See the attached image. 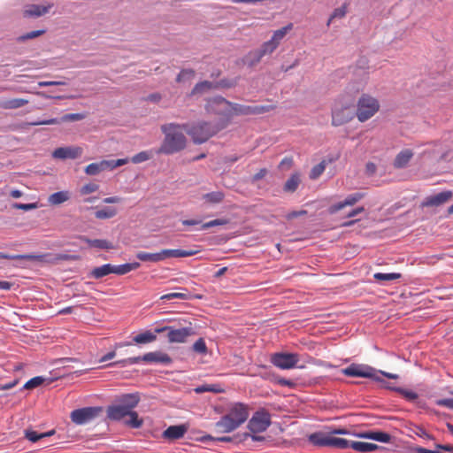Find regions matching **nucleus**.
I'll return each mask as SVG.
<instances>
[{"label": "nucleus", "mask_w": 453, "mask_h": 453, "mask_svg": "<svg viewBox=\"0 0 453 453\" xmlns=\"http://www.w3.org/2000/svg\"><path fill=\"white\" fill-rule=\"evenodd\" d=\"M341 372L348 377L366 378L376 381H380L378 371L365 364L352 363L349 366L342 368Z\"/></svg>", "instance_id": "obj_7"}, {"label": "nucleus", "mask_w": 453, "mask_h": 453, "mask_svg": "<svg viewBox=\"0 0 453 453\" xmlns=\"http://www.w3.org/2000/svg\"><path fill=\"white\" fill-rule=\"evenodd\" d=\"M106 412L108 418L111 420H121L130 413L124 406L119 405L118 403L110 405Z\"/></svg>", "instance_id": "obj_20"}, {"label": "nucleus", "mask_w": 453, "mask_h": 453, "mask_svg": "<svg viewBox=\"0 0 453 453\" xmlns=\"http://www.w3.org/2000/svg\"><path fill=\"white\" fill-rule=\"evenodd\" d=\"M103 412L102 407H84L71 412V420L76 425H84L97 418Z\"/></svg>", "instance_id": "obj_9"}, {"label": "nucleus", "mask_w": 453, "mask_h": 453, "mask_svg": "<svg viewBox=\"0 0 453 453\" xmlns=\"http://www.w3.org/2000/svg\"><path fill=\"white\" fill-rule=\"evenodd\" d=\"M354 100L345 95L337 97L331 110L332 125L340 127L349 122L354 118Z\"/></svg>", "instance_id": "obj_3"}, {"label": "nucleus", "mask_w": 453, "mask_h": 453, "mask_svg": "<svg viewBox=\"0 0 453 453\" xmlns=\"http://www.w3.org/2000/svg\"><path fill=\"white\" fill-rule=\"evenodd\" d=\"M13 208L22 211H31L34 209L38 208L37 203H13Z\"/></svg>", "instance_id": "obj_57"}, {"label": "nucleus", "mask_w": 453, "mask_h": 453, "mask_svg": "<svg viewBox=\"0 0 453 453\" xmlns=\"http://www.w3.org/2000/svg\"><path fill=\"white\" fill-rule=\"evenodd\" d=\"M194 351L199 354H206L207 347L203 338H199L193 345Z\"/></svg>", "instance_id": "obj_51"}, {"label": "nucleus", "mask_w": 453, "mask_h": 453, "mask_svg": "<svg viewBox=\"0 0 453 453\" xmlns=\"http://www.w3.org/2000/svg\"><path fill=\"white\" fill-rule=\"evenodd\" d=\"M28 104V100L23 98H13L2 102L4 109H18Z\"/></svg>", "instance_id": "obj_36"}, {"label": "nucleus", "mask_w": 453, "mask_h": 453, "mask_svg": "<svg viewBox=\"0 0 453 453\" xmlns=\"http://www.w3.org/2000/svg\"><path fill=\"white\" fill-rule=\"evenodd\" d=\"M226 223H227L226 219H213L209 222H206L204 224H202L201 229L204 230V229H208L210 227L216 226H223V225H226Z\"/></svg>", "instance_id": "obj_53"}, {"label": "nucleus", "mask_w": 453, "mask_h": 453, "mask_svg": "<svg viewBox=\"0 0 453 453\" xmlns=\"http://www.w3.org/2000/svg\"><path fill=\"white\" fill-rule=\"evenodd\" d=\"M82 242H86L89 247L96 248L99 250H112L114 245L111 242L104 239H89L86 236L80 238Z\"/></svg>", "instance_id": "obj_22"}, {"label": "nucleus", "mask_w": 453, "mask_h": 453, "mask_svg": "<svg viewBox=\"0 0 453 453\" xmlns=\"http://www.w3.org/2000/svg\"><path fill=\"white\" fill-rule=\"evenodd\" d=\"M130 272L127 263L119 265H113V273L118 275H124Z\"/></svg>", "instance_id": "obj_59"}, {"label": "nucleus", "mask_w": 453, "mask_h": 453, "mask_svg": "<svg viewBox=\"0 0 453 453\" xmlns=\"http://www.w3.org/2000/svg\"><path fill=\"white\" fill-rule=\"evenodd\" d=\"M351 441H348L343 438L334 437L333 435L330 434L329 447H334L342 449H348L351 448Z\"/></svg>", "instance_id": "obj_40"}, {"label": "nucleus", "mask_w": 453, "mask_h": 453, "mask_svg": "<svg viewBox=\"0 0 453 453\" xmlns=\"http://www.w3.org/2000/svg\"><path fill=\"white\" fill-rule=\"evenodd\" d=\"M51 5H39V4H30L26 7L24 10L25 17H40L47 13Z\"/></svg>", "instance_id": "obj_24"}, {"label": "nucleus", "mask_w": 453, "mask_h": 453, "mask_svg": "<svg viewBox=\"0 0 453 453\" xmlns=\"http://www.w3.org/2000/svg\"><path fill=\"white\" fill-rule=\"evenodd\" d=\"M54 434H55V430H50L49 432L41 433V434L37 433L36 431H33V430H26L25 437L32 442H36L40 439L48 437V436H51Z\"/></svg>", "instance_id": "obj_37"}, {"label": "nucleus", "mask_w": 453, "mask_h": 453, "mask_svg": "<svg viewBox=\"0 0 453 453\" xmlns=\"http://www.w3.org/2000/svg\"><path fill=\"white\" fill-rule=\"evenodd\" d=\"M195 391L196 393H203V392H218L216 388H214L212 386H207L203 385L201 387H197Z\"/></svg>", "instance_id": "obj_64"}, {"label": "nucleus", "mask_w": 453, "mask_h": 453, "mask_svg": "<svg viewBox=\"0 0 453 453\" xmlns=\"http://www.w3.org/2000/svg\"><path fill=\"white\" fill-rule=\"evenodd\" d=\"M326 169V162L322 161L319 164L314 165L310 173V178L311 180L318 179L325 171Z\"/></svg>", "instance_id": "obj_44"}, {"label": "nucleus", "mask_w": 453, "mask_h": 453, "mask_svg": "<svg viewBox=\"0 0 453 453\" xmlns=\"http://www.w3.org/2000/svg\"><path fill=\"white\" fill-rule=\"evenodd\" d=\"M140 401L139 395L135 394L123 395L118 402L119 405L124 406L127 411H133V409L136 407Z\"/></svg>", "instance_id": "obj_21"}, {"label": "nucleus", "mask_w": 453, "mask_h": 453, "mask_svg": "<svg viewBox=\"0 0 453 453\" xmlns=\"http://www.w3.org/2000/svg\"><path fill=\"white\" fill-rule=\"evenodd\" d=\"M167 332V339L171 343H183L187 339L196 334L192 326L174 328L173 326H164L157 328L156 333Z\"/></svg>", "instance_id": "obj_8"}, {"label": "nucleus", "mask_w": 453, "mask_h": 453, "mask_svg": "<svg viewBox=\"0 0 453 453\" xmlns=\"http://www.w3.org/2000/svg\"><path fill=\"white\" fill-rule=\"evenodd\" d=\"M268 171L267 169L265 168H262L260 169L257 173H255L252 178H251V182L252 183H255L257 182V180L263 179L266 174H267Z\"/></svg>", "instance_id": "obj_62"}, {"label": "nucleus", "mask_w": 453, "mask_h": 453, "mask_svg": "<svg viewBox=\"0 0 453 453\" xmlns=\"http://www.w3.org/2000/svg\"><path fill=\"white\" fill-rule=\"evenodd\" d=\"M248 418V406L242 403H235L229 407L228 412L215 423V428L219 433H231L242 425Z\"/></svg>", "instance_id": "obj_2"}, {"label": "nucleus", "mask_w": 453, "mask_h": 453, "mask_svg": "<svg viewBox=\"0 0 453 453\" xmlns=\"http://www.w3.org/2000/svg\"><path fill=\"white\" fill-rule=\"evenodd\" d=\"M276 383L280 385V386H287V387H289V388H294L296 386V383L293 380H287V379H284V378H277L276 379Z\"/></svg>", "instance_id": "obj_63"}, {"label": "nucleus", "mask_w": 453, "mask_h": 453, "mask_svg": "<svg viewBox=\"0 0 453 453\" xmlns=\"http://www.w3.org/2000/svg\"><path fill=\"white\" fill-rule=\"evenodd\" d=\"M188 427L185 425L170 426L163 433V437L166 440L174 441L182 438Z\"/></svg>", "instance_id": "obj_18"}, {"label": "nucleus", "mask_w": 453, "mask_h": 453, "mask_svg": "<svg viewBox=\"0 0 453 453\" xmlns=\"http://www.w3.org/2000/svg\"><path fill=\"white\" fill-rule=\"evenodd\" d=\"M110 273H113V265L111 264H105L98 267H95L91 271V276L95 279H101Z\"/></svg>", "instance_id": "obj_31"}, {"label": "nucleus", "mask_w": 453, "mask_h": 453, "mask_svg": "<svg viewBox=\"0 0 453 453\" xmlns=\"http://www.w3.org/2000/svg\"><path fill=\"white\" fill-rule=\"evenodd\" d=\"M45 32L46 31L44 29L31 31V32H28L27 34H24V35L19 36L17 40H18V42H22L27 40L34 39L35 37L42 35L45 34Z\"/></svg>", "instance_id": "obj_48"}, {"label": "nucleus", "mask_w": 453, "mask_h": 453, "mask_svg": "<svg viewBox=\"0 0 453 453\" xmlns=\"http://www.w3.org/2000/svg\"><path fill=\"white\" fill-rule=\"evenodd\" d=\"M402 277V274L399 273H376L373 274V278L377 281H391L398 280Z\"/></svg>", "instance_id": "obj_42"}, {"label": "nucleus", "mask_w": 453, "mask_h": 453, "mask_svg": "<svg viewBox=\"0 0 453 453\" xmlns=\"http://www.w3.org/2000/svg\"><path fill=\"white\" fill-rule=\"evenodd\" d=\"M365 194L364 193H354L349 196H348L344 201L339 202L337 203H334L331 205L328 208V212L330 214H334L337 211L342 210L346 206H352L356 204L358 201H360L362 198H364Z\"/></svg>", "instance_id": "obj_15"}, {"label": "nucleus", "mask_w": 453, "mask_h": 453, "mask_svg": "<svg viewBox=\"0 0 453 453\" xmlns=\"http://www.w3.org/2000/svg\"><path fill=\"white\" fill-rule=\"evenodd\" d=\"M380 102L368 94H363L357 100L356 116L360 122H365L380 111Z\"/></svg>", "instance_id": "obj_6"}, {"label": "nucleus", "mask_w": 453, "mask_h": 453, "mask_svg": "<svg viewBox=\"0 0 453 453\" xmlns=\"http://www.w3.org/2000/svg\"><path fill=\"white\" fill-rule=\"evenodd\" d=\"M38 256L35 255H9L4 252H0V259H11V260H36L38 259Z\"/></svg>", "instance_id": "obj_43"}, {"label": "nucleus", "mask_w": 453, "mask_h": 453, "mask_svg": "<svg viewBox=\"0 0 453 453\" xmlns=\"http://www.w3.org/2000/svg\"><path fill=\"white\" fill-rule=\"evenodd\" d=\"M300 182L301 179L299 173H293L286 181L283 189L285 192L293 193L297 189Z\"/></svg>", "instance_id": "obj_34"}, {"label": "nucleus", "mask_w": 453, "mask_h": 453, "mask_svg": "<svg viewBox=\"0 0 453 453\" xmlns=\"http://www.w3.org/2000/svg\"><path fill=\"white\" fill-rule=\"evenodd\" d=\"M453 196L450 190L442 191L434 196L426 197L422 202V207H437L448 203Z\"/></svg>", "instance_id": "obj_12"}, {"label": "nucleus", "mask_w": 453, "mask_h": 453, "mask_svg": "<svg viewBox=\"0 0 453 453\" xmlns=\"http://www.w3.org/2000/svg\"><path fill=\"white\" fill-rule=\"evenodd\" d=\"M348 11V4H343L341 7L334 9L332 13V19H342Z\"/></svg>", "instance_id": "obj_52"}, {"label": "nucleus", "mask_w": 453, "mask_h": 453, "mask_svg": "<svg viewBox=\"0 0 453 453\" xmlns=\"http://www.w3.org/2000/svg\"><path fill=\"white\" fill-rule=\"evenodd\" d=\"M118 214V210L114 207H104L101 209H96L95 211V217L97 219H109L114 218Z\"/></svg>", "instance_id": "obj_30"}, {"label": "nucleus", "mask_w": 453, "mask_h": 453, "mask_svg": "<svg viewBox=\"0 0 453 453\" xmlns=\"http://www.w3.org/2000/svg\"><path fill=\"white\" fill-rule=\"evenodd\" d=\"M85 118L82 113H68L65 114L62 118H52L44 120H39L30 123L31 126H41V125H56L61 122L79 121Z\"/></svg>", "instance_id": "obj_13"}, {"label": "nucleus", "mask_w": 453, "mask_h": 453, "mask_svg": "<svg viewBox=\"0 0 453 453\" xmlns=\"http://www.w3.org/2000/svg\"><path fill=\"white\" fill-rule=\"evenodd\" d=\"M142 361L146 363H160L169 365L172 363V358L166 353L162 351L149 352L142 356Z\"/></svg>", "instance_id": "obj_17"}, {"label": "nucleus", "mask_w": 453, "mask_h": 453, "mask_svg": "<svg viewBox=\"0 0 453 453\" xmlns=\"http://www.w3.org/2000/svg\"><path fill=\"white\" fill-rule=\"evenodd\" d=\"M274 109L273 105H255V106H246L242 105V109L239 111L241 115H250V114H262L265 112H268Z\"/></svg>", "instance_id": "obj_23"}, {"label": "nucleus", "mask_w": 453, "mask_h": 453, "mask_svg": "<svg viewBox=\"0 0 453 453\" xmlns=\"http://www.w3.org/2000/svg\"><path fill=\"white\" fill-rule=\"evenodd\" d=\"M278 47L271 40L264 42L259 48L263 57L272 54Z\"/></svg>", "instance_id": "obj_46"}, {"label": "nucleus", "mask_w": 453, "mask_h": 453, "mask_svg": "<svg viewBox=\"0 0 453 453\" xmlns=\"http://www.w3.org/2000/svg\"><path fill=\"white\" fill-rule=\"evenodd\" d=\"M202 198L206 203L217 204L224 200L225 194L222 191H214L203 195Z\"/></svg>", "instance_id": "obj_32"}, {"label": "nucleus", "mask_w": 453, "mask_h": 453, "mask_svg": "<svg viewBox=\"0 0 453 453\" xmlns=\"http://www.w3.org/2000/svg\"><path fill=\"white\" fill-rule=\"evenodd\" d=\"M128 418L125 420V424L133 427L139 428L142 426L143 421L139 418L138 413L136 411H130L127 416Z\"/></svg>", "instance_id": "obj_41"}, {"label": "nucleus", "mask_w": 453, "mask_h": 453, "mask_svg": "<svg viewBox=\"0 0 453 453\" xmlns=\"http://www.w3.org/2000/svg\"><path fill=\"white\" fill-rule=\"evenodd\" d=\"M197 253L196 250L165 249L162 250L163 261L172 257H187Z\"/></svg>", "instance_id": "obj_19"}, {"label": "nucleus", "mask_w": 453, "mask_h": 453, "mask_svg": "<svg viewBox=\"0 0 453 453\" xmlns=\"http://www.w3.org/2000/svg\"><path fill=\"white\" fill-rule=\"evenodd\" d=\"M293 28V24L289 23L287 26L281 27L274 31L272 38L270 39L275 45L278 47L281 42V40L285 37L288 32H289Z\"/></svg>", "instance_id": "obj_35"}, {"label": "nucleus", "mask_w": 453, "mask_h": 453, "mask_svg": "<svg viewBox=\"0 0 453 453\" xmlns=\"http://www.w3.org/2000/svg\"><path fill=\"white\" fill-rule=\"evenodd\" d=\"M157 339V336L154 333L150 331H146L142 334H137L134 337V342L137 344H145L154 342Z\"/></svg>", "instance_id": "obj_38"}, {"label": "nucleus", "mask_w": 453, "mask_h": 453, "mask_svg": "<svg viewBox=\"0 0 453 453\" xmlns=\"http://www.w3.org/2000/svg\"><path fill=\"white\" fill-rule=\"evenodd\" d=\"M226 127L227 123L214 125L206 121H198L191 126L187 124V134L195 143L202 144Z\"/></svg>", "instance_id": "obj_4"}, {"label": "nucleus", "mask_w": 453, "mask_h": 453, "mask_svg": "<svg viewBox=\"0 0 453 453\" xmlns=\"http://www.w3.org/2000/svg\"><path fill=\"white\" fill-rule=\"evenodd\" d=\"M141 361H142V357H128L127 359H123L120 361H117L115 364L121 365L122 366H126L127 365L138 364Z\"/></svg>", "instance_id": "obj_56"}, {"label": "nucleus", "mask_w": 453, "mask_h": 453, "mask_svg": "<svg viewBox=\"0 0 453 453\" xmlns=\"http://www.w3.org/2000/svg\"><path fill=\"white\" fill-rule=\"evenodd\" d=\"M211 88H212V83L211 82H210V81H203V82L197 83L194 87L192 93L193 94L200 93V92L203 91L204 89H210Z\"/></svg>", "instance_id": "obj_55"}, {"label": "nucleus", "mask_w": 453, "mask_h": 453, "mask_svg": "<svg viewBox=\"0 0 453 453\" xmlns=\"http://www.w3.org/2000/svg\"><path fill=\"white\" fill-rule=\"evenodd\" d=\"M292 166H293V158L288 157H284L279 165V168L282 171L289 170Z\"/></svg>", "instance_id": "obj_60"}, {"label": "nucleus", "mask_w": 453, "mask_h": 453, "mask_svg": "<svg viewBox=\"0 0 453 453\" xmlns=\"http://www.w3.org/2000/svg\"><path fill=\"white\" fill-rule=\"evenodd\" d=\"M173 298L187 300V299H188V295L186 293L173 292V293L163 295L160 297V299H162V300H171Z\"/></svg>", "instance_id": "obj_50"}, {"label": "nucleus", "mask_w": 453, "mask_h": 453, "mask_svg": "<svg viewBox=\"0 0 453 453\" xmlns=\"http://www.w3.org/2000/svg\"><path fill=\"white\" fill-rule=\"evenodd\" d=\"M99 188V186L96 183H88L84 186L81 187V195H88V194H91L93 192H96V190H98Z\"/></svg>", "instance_id": "obj_54"}, {"label": "nucleus", "mask_w": 453, "mask_h": 453, "mask_svg": "<svg viewBox=\"0 0 453 453\" xmlns=\"http://www.w3.org/2000/svg\"><path fill=\"white\" fill-rule=\"evenodd\" d=\"M152 157L151 153L149 151H141L131 158V162L134 164H140L150 159Z\"/></svg>", "instance_id": "obj_47"}, {"label": "nucleus", "mask_w": 453, "mask_h": 453, "mask_svg": "<svg viewBox=\"0 0 453 453\" xmlns=\"http://www.w3.org/2000/svg\"><path fill=\"white\" fill-rule=\"evenodd\" d=\"M298 361V355L295 353H275L271 357L273 365L284 370L294 368Z\"/></svg>", "instance_id": "obj_11"}, {"label": "nucleus", "mask_w": 453, "mask_h": 453, "mask_svg": "<svg viewBox=\"0 0 453 453\" xmlns=\"http://www.w3.org/2000/svg\"><path fill=\"white\" fill-rule=\"evenodd\" d=\"M379 448L378 445L370 442H363V441H351V449L356 451L366 453L372 452Z\"/></svg>", "instance_id": "obj_29"}, {"label": "nucleus", "mask_w": 453, "mask_h": 453, "mask_svg": "<svg viewBox=\"0 0 453 453\" xmlns=\"http://www.w3.org/2000/svg\"><path fill=\"white\" fill-rule=\"evenodd\" d=\"M263 55L260 52L259 49L254 50L250 51L245 57H244V63L249 66H254L257 64H258L261 59L263 58Z\"/></svg>", "instance_id": "obj_33"}, {"label": "nucleus", "mask_w": 453, "mask_h": 453, "mask_svg": "<svg viewBox=\"0 0 453 453\" xmlns=\"http://www.w3.org/2000/svg\"><path fill=\"white\" fill-rule=\"evenodd\" d=\"M242 109L241 104H233L221 96L214 97L209 100L207 110L217 115L222 116V120L218 124L230 122L234 115H241L239 111Z\"/></svg>", "instance_id": "obj_5"}, {"label": "nucleus", "mask_w": 453, "mask_h": 453, "mask_svg": "<svg viewBox=\"0 0 453 453\" xmlns=\"http://www.w3.org/2000/svg\"><path fill=\"white\" fill-rule=\"evenodd\" d=\"M355 436L364 439H371L380 442L388 443L391 441V435L382 431H366L354 434Z\"/></svg>", "instance_id": "obj_16"}, {"label": "nucleus", "mask_w": 453, "mask_h": 453, "mask_svg": "<svg viewBox=\"0 0 453 453\" xmlns=\"http://www.w3.org/2000/svg\"><path fill=\"white\" fill-rule=\"evenodd\" d=\"M165 137L157 149V154L172 155L183 150L187 146V124L166 123L161 126Z\"/></svg>", "instance_id": "obj_1"}, {"label": "nucleus", "mask_w": 453, "mask_h": 453, "mask_svg": "<svg viewBox=\"0 0 453 453\" xmlns=\"http://www.w3.org/2000/svg\"><path fill=\"white\" fill-rule=\"evenodd\" d=\"M101 172H104L101 161L97 163H91L85 167V173L88 175H96Z\"/></svg>", "instance_id": "obj_45"}, {"label": "nucleus", "mask_w": 453, "mask_h": 453, "mask_svg": "<svg viewBox=\"0 0 453 453\" xmlns=\"http://www.w3.org/2000/svg\"><path fill=\"white\" fill-rule=\"evenodd\" d=\"M271 424V416L267 411H257L250 419L248 427L252 433H262Z\"/></svg>", "instance_id": "obj_10"}, {"label": "nucleus", "mask_w": 453, "mask_h": 453, "mask_svg": "<svg viewBox=\"0 0 453 453\" xmlns=\"http://www.w3.org/2000/svg\"><path fill=\"white\" fill-rule=\"evenodd\" d=\"M309 441L316 446L329 447L330 434H325L323 433H314L309 436Z\"/></svg>", "instance_id": "obj_27"}, {"label": "nucleus", "mask_w": 453, "mask_h": 453, "mask_svg": "<svg viewBox=\"0 0 453 453\" xmlns=\"http://www.w3.org/2000/svg\"><path fill=\"white\" fill-rule=\"evenodd\" d=\"M195 74V72L191 69H188V70H182L177 76L176 78V81L177 82H181L183 81L185 79H189V78H192Z\"/></svg>", "instance_id": "obj_58"}, {"label": "nucleus", "mask_w": 453, "mask_h": 453, "mask_svg": "<svg viewBox=\"0 0 453 453\" xmlns=\"http://www.w3.org/2000/svg\"><path fill=\"white\" fill-rule=\"evenodd\" d=\"M435 403L438 406H443L453 410V399L451 398L438 399L436 400Z\"/></svg>", "instance_id": "obj_61"}, {"label": "nucleus", "mask_w": 453, "mask_h": 453, "mask_svg": "<svg viewBox=\"0 0 453 453\" xmlns=\"http://www.w3.org/2000/svg\"><path fill=\"white\" fill-rule=\"evenodd\" d=\"M69 199L70 194L68 191H58L51 194L48 198V202L51 205H58L68 201Z\"/></svg>", "instance_id": "obj_28"}, {"label": "nucleus", "mask_w": 453, "mask_h": 453, "mask_svg": "<svg viewBox=\"0 0 453 453\" xmlns=\"http://www.w3.org/2000/svg\"><path fill=\"white\" fill-rule=\"evenodd\" d=\"M136 257L142 262L157 263L163 261L162 250L156 253L139 251L136 253Z\"/></svg>", "instance_id": "obj_26"}, {"label": "nucleus", "mask_w": 453, "mask_h": 453, "mask_svg": "<svg viewBox=\"0 0 453 453\" xmlns=\"http://www.w3.org/2000/svg\"><path fill=\"white\" fill-rule=\"evenodd\" d=\"M128 158H119L117 160H102L101 165L103 170H113L119 166H122L128 163Z\"/></svg>", "instance_id": "obj_39"}, {"label": "nucleus", "mask_w": 453, "mask_h": 453, "mask_svg": "<svg viewBox=\"0 0 453 453\" xmlns=\"http://www.w3.org/2000/svg\"><path fill=\"white\" fill-rule=\"evenodd\" d=\"M44 380H45V379L42 376L34 377L25 383L24 388H26V389L35 388L42 385Z\"/></svg>", "instance_id": "obj_49"}, {"label": "nucleus", "mask_w": 453, "mask_h": 453, "mask_svg": "<svg viewBox=\"0 0 453 453\" xmlns=\"http://www.w3.org/2000/svg\"><path fill=\"white\" fill-rule=\"evenodd\" d=\"M82 149L78 146L74 147H60L56 149L52 156L55 158L58 159H66V158H72L75 159L80 157L82 155Z\"/></svg>", "instance_id": "obj_14"}, {"label": "nucleus", "mask_w": 453, "mask_h": 453, "mask_svg": "<svg viewBox=\"0 0 453 453\" xmlns=\"http://www.w3.org/2000/svg\"><path fill=\"white\" fill-rule=\"evenodd\" d=\"M412 157L413 152L411 150L407 149L400 151L394 160V167L397 169L405 167L410 162V160L412 158Z\"/></svg>", "instance_id": "obj_25"}]
</instances>
